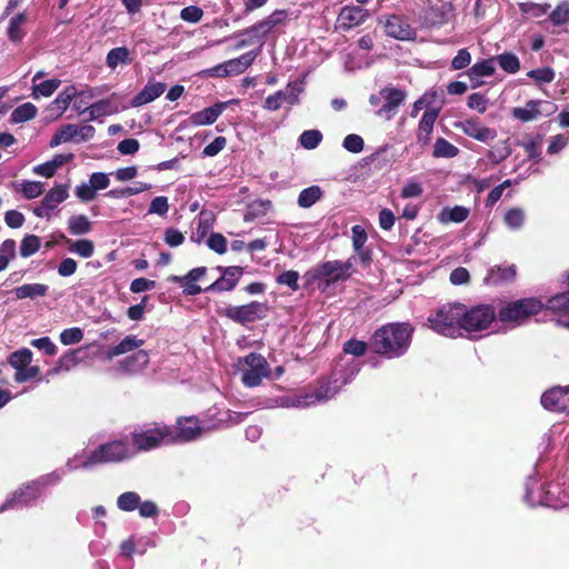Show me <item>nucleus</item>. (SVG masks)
<instances>
[{
  "label": "nucleus",
  "instance_id": "41",
  "mask_svg": "<svg viewBox=\"0 0 569 569\" xmlns=\"http://www.w3.org/2000/svg\"><path fill=\"white\" fill-rule=\"evenodd\" d=\"M322 196V190L318 186H311L303 189L298 197V204L301 208H310L313 206Z\"/></svg>",
  "mask_w": 569,
  "mask_h": 569
},
{
  "label": "nucleus",
  "instance_id": "40",
  "mask_svg": "<svg viewBox=\"0 0 569 569\" xmlns=\"http://www.w3.org/2000/svg\"><path fill=\"white\" fill-rule=\"evenodd\" d=\"M305 91V80L298 79L289 82L286 90L282 91L284 101L295 106L299 103V96Z\"/></svg>",
  "mask_w": 569,
  "mask_h": 569
},
{
  "label": "nucleus",
  "instance_id": "59",
  "mask_svg": "<svg viewBox=\"0 0 569 569\" xmlns=\"http://www.w3.org/2000/svg\"><path fill=\"white\" fill-rule=\"evenodd\" d=\"M83 339V331L78 328H68L60 333V342L70 346L80 342Z\"/></svg>",
  "mask_w": 569,
  "mask_h": 569
},
{
  "label": "nucleus",
  "instance_id": "51",
  "mask_svg": "<svg viewBox=\"0 0 569 569\" xmlns=\"http://www.w3.org/2000/svg\"><path fill=\"white\" fill-rule=\"evenodd\" d=\"M68 471L69 470L67 467H66V469H57L50 473L41 476L40 478H38L34 481L40 487V489L43 490V488H46L48 486L59 483Z\"/></svg>",
  "mask_w": 569,
  "mask_h": 569
},
{
  "label": "nucleus",
  "instance_id": "44",
  "mask_svg": "<svg viewBox=\"0 0 569 569\" xmlns=\"http://www.w3.org/2000/svg\"><path fill=\"white\" fill-rule=\"evenodd\" d=\"M19 191L28 200L36 199L44 191V183L41 181L23 180L20 183Z\"/></svg>",
  "mask_w": 569,
  "mask_h": 569
},
{
  "label": "nucleus",
  "instance_id": "11",
  "mask_svg": "<svg viewBox=\"0 0 569 569\" xmlns=\"http://www.w3.org/2000/svg\"><path fill=\"white\" fill-rule=\"evenodd\" d=\"M257 51H249L238 58L219 63L204 72L209 77L226 78L243 73L256 60Z\"/></svg>",
  "mask_w": 569,
  "mask_h": 569
},
{
  "label": "nucleus",
  "instance_id": "29",
  "mask_svg": "<svg viewBox=\"0 0 569 569\" xmlns=\"http://www.w3.org/2000/svg\"><path fill=\"white\" fill-rule=\"evenodd\" d=\"M469 208L463 206L445 207L438 213L437 219L442 224H448L451 222L461 223L469 217Z\"/></svg>",
  "mask_w": 569,
  "mask_h": 569
},
{
  "label": "nucleus",
  "instance_id": "21",
  "mask_svg": "<svg viewBox=\"0 0 569 569\" xmlns=\"http://www.w3.org/2000/svg\"><path fill=\"white\" fill-rule=\"evenodd\" d=\"M566 283L569 288V272L566 274ZM547 308L556 315L560 326L569 329V289L551 297L547 302Z\"/></svg>",
  "mask_w": 569,
  "mask_h": 569
},
{
  "label": "nucleus",
  "instance_id": "53",
  "mask_svg": "<svg viewBox=\"0 0 569 569\" xmlns=\"http://www.w3.org/2000/svg\"><path fill=\"white\" fill-rule=\"evenodd\" d=\"M24 22L26 16L23 13H19L11 19L8 28V37L10 38V40L19 41L22 39L23 32L21 27Z\"/></svg>",
  "mask_w": 569,
  "mask_h": 569
},
{
  "label": "nucleus",
  "instance_id": "55",
  "mask_svg": "<svg viewBox=\"0 0 569 569\" xmlns=\"http://www.w3.org/2000/svg\"><path fill=\"white\" fill-rule=\"evenodd\" d=\"M61 84V81L58 79H50L40 82L39 84H33V94L50 97Z\"/></svg>",
  "mask_w": 569,
  "mask_h": 569
},
{
  "label": "nucleus",
  "instance_id": "57",
  "mask_svg": "<svg viewBox=\"0 0 569 569\" xmlns=\"http://www.w3.org/2000/svg\"><path fill=\"white\" fill-rule=\"evenodd\" d=\"M206 272H207L206 267H198V268H193L184 276H170L168 278V281H170V282H188V281L197 282L206 274Z\"/></svg>",
  "mask_w": 569,
  "mask_h": 569
},
{
  "label": "nucleus",
  "instance_id": "33",
  "mask_svg": "<svg viewBox=\"0 0 569 569\" xmlns=\"http://www.w3.org/2000/svg\"><path fill=\"white\" fill-rule=\"evenodd\" d=\"M49 287L43 283H26L13 289L17 299H36L44 297L48 293Z\"/></svg>",
  "mask_w": 569,
  "mask_h": 569
},
{
  "label": "nucleus",
  "instance_id": "1",
  "mask_svg": "<svg viewBox=\"0 0 569 569\" xmlns=\"http://www.w3.org/2000/svg\"><path fill=\"white\" fill-rule=\"evenodd\" d=\"M358 371L359 368L357 366L352 368L348 376L341 371L336 370L330 375L328 379L321 380L319 387L315 391L270 398L262 403V407L307 408L328 401L332 399L340 391L341 387L347 385Z\"/></svg>",
  "mask_w": 569,
  "mask_h": 569
},
{
  "label": "nucleus",
  "instance_id": "25",
  "mask_svg": "<svg viewBox=\"0 0 569 569\" xmlns=\"http://www.w3.org/2000/svg\"><path fill=\"white\" fill-rule=\"evenodd\" d=\"M166 90V84L157 81H149L143 89L134 96L132 107H140L154 101Z\"/></svg>",
  "mask_w": 569,
  "mask_h": 569
},
{
  "label": "nucleus",
  "instance_id": "42",
  "mask_svg": "<svg viewBox=\"0 0 569 569\" xmlns=\"http://www.w3.org/2000/svg\"><path fill=\"white\" fill-rule=\"evenodd\" d=\"M493 59H495V62H497L499 64V67L508 73H516L520 69V60L513 53L505 52V53L497 56Z\"/></svg>",
  "mask_w": 569,
  "mask_h": 569
},
{
  "label": "nucleus",
  "instance_id": "23",
  "mask_svg": "<svg viewBox=\"0 0 569 569\" xmlns=\"http://www.w3.org/2000/svg\"><path fill=\"white\" fill-rule=\"evenodd\" d=\"M456 128L460 129L466 136L480 142L493 140L497 136L496 131L482 126L477 119H467L456 123Z\"/></svg>",
  "mask_w": 569,
  "mask_h": 569
},
{
  "label": "nucleus",
  "instance_id": "9",
  "mask_svg": "<svg viewBox=\"0 0 569 569\" xmlns=\"http://www.w3.org/2000/svg\"><path fill=\"white\" fill-rule=\"evenodd\" d=\"M246 365L247 368L242 369L241 381L247 387H257L261 383L262 378L269 376V365L263 356L251 352L248 356L239 359V365Z\"/></svg>",
  "mask_w": 569,
  "mask_h": 569
},
{
  "label": "nucleus",
  "instance_id": "12",
  "mask_svg": "<svg viewBox=\"0 0 569 569\" xmlns=\"http://www.w3.org/2000/svg\"><path fill=\"white\" fill-rule=\"evenodd\" d=\"M557 110L553 102L546 100H529L526 106L511 110V116L522 122L533 121L540 117H549Z\"/></svg>",
  "mask_w": 569,
  "mask_h": 569
},
{
  "label": "nucleus",
  "instance_id": "7",
  "mask_svg": "<svg viewBox=\"0 0 569 569\" xmlns=\"http://www.w3.org/2000/svg\"><path fill=\"white\" fill-rule=\"evenodd\" d=\"M496 317V310L489 305H478L471 308L463 305L462 335L488 329Z\"/></svg>",
  "mask_w": 569,
  "mask_h": 569
},
{
  "label": "nucleus",
  "instance_id": "18",
  "mask_svg": "<svg viewBox=\"0 0 569 569\" xmlns=\"http://www.w3.org/2000/svg\"><path fill=\"white\" fill-rule=\"evenodd\" d=\"M369 18V11L358 6H345L341 8L336 23V29L349 31L362 24Z\"/></svg>",
  "mask_w": 569,
  "mask_h": 569
},
{
  "label": "nucleus",
  "instance_id": "54",
  "mask_svg": "<svg viewBox=\"0 0 569 569\" xmlns=\"http://www.w3.org/2000/svg\"><path fill=\"white\" fill-rule=\"evenodd\" d=\"M516 276V267L515 266H508L505 268L498 267L497 269H492L490 271V274L488 277V281H510Z\"/></svg>",
  "mask_w": 569,
  "mask_h": 569
},
{
  "label": "nucleus",
  "instance_id": "27",
  "mask_svg": "<svg viewBox=\"0 0 569 569\" xmlns=\"http://www.w3.org/2000/svg\"><path fill=\"white\" fill-rule=\"evenodd\" d=\"M74 108L80 111L82 114H87L88 120H96L100 117L109 116L117 112V107L113 103L106 99L100 100L91 106L81 110V107L74 103Z\"/></svg>",
  "mask_w": 569,
  "mask_h": 569
},
{
  "label": "nucleus",
  "instance_id": "45",
  "mask_svg": "<svg viewBox=\"0 0 569 569\" xmlns=\"http://www.w3.org/2000/svg\"><path fill=\"white\" fill-rule=\"evenodd\" d=\"M526 213L520 208L509 209L503 217V221L511 230H518L525 224Z\"/></svg>",
  "mask_w": 569,
  "mask_h": 569
},
{
  "label": "nucleus",
  "instance_id": "3",
  "mask_svg": "<svg viewBox=\"0 0 569 569\" xmlns=\"http://www.w3.org/2000/svg\"><path fill=\"white\" fill-rule=\"evenodd\" d=\"M411 335L412 328L408 323H390L375 332L371 345L375 352L393 359L408 350Z\"/></svg>",
  "mask_w": 569,
  "mask_h": 569
},
{
  "label": "nucleus",
  "instance_id": "52",
  "mask_svg": "<svg viewBox=\"0 0 569 569\" xmlns=\"http://www.w3.org/2000/svg\"><path fill=\"white\" fill-rule=\"evenodd\" d=\"M520 11L532 18H540L548 12L550 4L548 3H535V2H522L519 4Z\"/></svg>",
  "mask_w": 569,
  "mask_h": 569
},
{
  "label": "nucleus",
  "instance_id": "30",
  "mask_svg": "<svg viewBox=\"0 0 569 569\" xmlns=\"http://www.w3.org/2000/svg\"><path fill=\"white\" fill-rule=\"evenodd\" d=\"M439 109H428L423 114L419 122L418 127V140L422 143H428L430 140V134L432 132L435 122L438 118Z\"/></svg>",
  "mask_w": 569,
  "mask_h": 569
},
{
  "label": "nucleus",
  "instance_id": "2",
  "mask_svg": "<svg viewBox=\"0 0 569 569\" xmlns=\"http://www.w3.org/2000/svg\"><path fill=\"white\" fill-rule=\"evenodd\" d=\"M136 455L134 449L127 438L112 439L96 449H83L69 458L67 461L68 470L92 469L101 463L121 462Z\"/></svg>",
  "mask_w": 569,
  "mask_h": 569
},
{
  "label": "nucleus",
  "instance_id": "43",
  "mask_svg": "<svg viewBox=\"0 0 569 569\" xmlns=\"http://www.w3.org/2000/svg\"><path fill=\"white\" fill-rule=\"evenodd\" d=\"M459 153V149L443 138H438L433 146V157L453 158Z\"/></svg>",
  "mask_w": 569,
  "mask_h": 569
},
{
  "label": "nucleus",
  "instance_id": "15",
  "mask_svg": "<svg viewBox=\"0 0 569 569\" xmlns=\"http://www.w3.org/2000/svg\"><path fill=\"white\" fill-rule=\"evenodd\" d=\"M68 198L69 186L56 184L44 194L40 206L33 208L32 212L38 218L50 219L58 206Z\"/></svg>",
  "mask_w": 569,
  "mask_h": 569
},
{
  "label": "nucleus",
  "instance_id": "19",
  "mask_svg": "<svg viewBox=\"0 0 569 569\" xmlns=\"http://www.w3.org/2000/svg\"><path fill=\"white\" fill-rule=\"evenodd\" d=\"M541 405L553 412H569V386L555 387L541 396Z\"/></svg>",
  "mask_w": 569,
  "mask_h": 569
},
{
  "label": "nucleus",
  "instance_id": "24",
  "mask_svg": "<svg viewBox=\"0 0 569 569\" xmlns=\"http://www.w3.org/2000/svg\"><path fill=\"white\" fill-rule=\"evenodd\" d=\"M243 269L238 266H231L223 269L222 276L213 283L204 289L206 292L210 291H230L239 282Z\"/></svg>",
  "mask_w": 569,
  "mask_h": 569
},
{
  "label": "nucleus",
  "instance_id": "17",
  "mask_svg": "<svg viewBox=\"0 0 569 569\" xmlns=\"http://www.w3.org/2000/svg\"><path fill=\"white\" fill-rule=\"evenodd\" d=\"M383 104L376 110V114L386 120H390L397 113L398 108L406 99V92L395 87L381 89Z\"/></svg>",
  "mask_w": 569,
  "mask_h": 569
},
{
  "label": "nucleus",
  "instance_id": "60",
  "mask_svg": "<svg viewBox=\"0 0 569 569\" xmlns=\"http://www.w3.org/2000/svg\"><path fill=\"white\" fill-rule=\"evenodd\" d=\"M423 192V188L420 182L415 179H409L405 182L401 189V197L403 199L419 198Z\"/></svg>",
  "mask_w": 569,
  "mask_h": 569
},
{
  "label": "nucleus",
  "instance_id": "14",
  "mask_svg": "<svg viewBox=\"0 0 569 569\" xmlns=\"http://www.w3.org/2000/svg\"><path fill=\"white\" fill-rule=\"evenodd\" d=\"M287 20L288 12L286 10H276L266 19L243 30L239 36L257 38L262 44L267 36L279 26L286 24Z\"/></svg>",
  "mask_w": 569,
  "mask_h": 569
},
{
  "label": "nucleus",
  "instance_id": "62",
  "mask_svg": "<svg viewBox=\"0 0 569 569\" xmlns=\"http://www.w3.org/2000/svg\"><path fill=\"white\" fill-rule=\"evenodd\" d=\"M169 211V201L167 197L159 196L152 199L148 213L149 214H158V216H166Z\"/></svg>",
  "mask_w": 569,
  "mask_h": 569
},
{
  "label": "nucleus",
  "instance_id": "16",
  "mask_svg": "<svg viewBox=\"0 0 569 569\" xmlns=\"http://www.w3.org/2000/svg\"><path fill=\"white\" fill-rule=\"evenodd\" d=\"M206 430L196 417L179 418L177 427L171 428L170 443L189 442L199 438Z\"/></svg>",
  "mask_w": 569,
  "mask_h": 569
},
{
  "label": "nucleus",
  "instance_id": "48",
  "mask_svg": "<svg viewBox=\"0 0 569 569\" xmlns=\"http://www.w3.org/2000/svg\"><path fill=\"white\" fill-rule=\"evenodd\" d=\"M322 140V133L319 130H306L299 137L300 144L308 150H312L319 146Z\"/></svg>",
  "mask_w": 569,
  "mask_h": 569
},
{
  "label": "nucleus",
  "instance_id": "28",
  "mask_svg": "<svg viewBox=\"0 0 569 569\" xmlns=\"http://www.w3.org/2000/svg\"><path fill=\"white\" fill-rule=\"evenodd\" d=\"M150 356L148 351L143 349H139L138 351L131 353L127 358H124L120 366L121 368L130 373L139 372L143 370L149 363Z\"/></svg>",
  "mask_w": 569,
  "mask_h": 569
},
{
  "label": "nucleus",
  "instance_id": "13",
  "mask_svg": "<svg viewBox=\"0 0 569 569\" xmlns=\"http://www.w3.org/2000/svg\"><path fill=\"white\" fill-rule=\"evenodd\" d=\"M94 128L90 124L87 126H77V124H66L57 130V132L51 138L49 146L51 148H56L61 143H66L69 141L74 142H84L93 138Z\"/></svg>",
  "mask_w": 569,
  "mask_h": 569
},
{
  "label": "nucleus",
  "instance_id": "26",
  "mask_svg": "<svg viewBox=\"0 0 569 569\" xmlns=\"http://www.w3.org/2000/svg\"><path fill=\"white\" fill-rule=\"evenodd\" d=\"M143 345V339L138 338L136 335H128L118 345L108 350L107 357L111 359L121 355L133 353L141 349Z\"/></svg>",
  "mask_w": 569,
  "mask_h": 569
},
{
  "label": "nucleus",
  "instance_id": "8",
  "mask_svg": "<svg viewBox=\"0 0 569 569\" xmlns=\"http://www.w3.org/2000/svg\"><path fill=\"white\" fill-rule=\"evenodd\" d=\"M352 266V259H348L347 261H327L311 269L308 276L313 281H325L326 284H330L347 279Z\"/></svg>",
  "mask_w": 569,
  "mask_h": 569
},
{
  "label": "nucleus",
  "instance_id": "61",
  "mask_svg": "<svg viewBox=\"0 0 569 569\" xmlns=\"http://www.w3.org/2000/svg\"><path fill=\"white\" fill-rule=\"evenodd\" d=\"M342 146L352 153H359L363 150L365 142L359 134L350 133L343 139Z\"/></svg>",
  "mask_w": 569,
  "mask_h": 569
},
{
  "label": "nucleus",
  "instance_id": "39",
  "mask_svg": "<svg viewBox=\"0 0 569 569\" xmlns=\"http://www.w3.org/2000/svg\"><path fill=\"white\" fill-rule=\"evenodd\" d=\"M32 357L33 353L31 350L22 348L20 350L12 352L8 358V362L16 370L23 369V367H28L29 365H31Z\"/></svg>",
  "mask_w": 569,
  "mask_h": 569
},
{
  "label": "nucleus",
  "instance_id": "31",
  "mask_svg": "<svg viewBox=\"0 0 569 569\" xmlns=\"http://www.w3.org/2000/svg\"><path fill=\"white\" fill-rule=\"evenodd\" d=\"M133 58L127 47H117L111 49L106 57V64L109 69L116 70L119 66H128Z\"/></svg>",
  "mask_w": 569,
  "mask_h": 569
},
{
  "label": "nucleus",
  "instance_id": "5",
  "mask_svg": "<svg viewBox=\"0 0 569 569\" xmlns=\"http://www.w3.org/2000/svg\"><path fill=\"white\" fill-rule=\"evenodd\" d=\"M171 428L158 423H146L137 426L131 431V447L134 451H149L163 445L170 443Z\"/></svg>",
  "mask_w": 569,
  "mask_h": 569
},
{
  "label": "nucleus",
  "instance_id": "35",
  "mask_svg": "<svg viewBox=\"0 0 569 569\" xmlns=\"http://www.w3.org/2000/svg\"><path fill=\"white\" fill-rule=\"evenodd\" d=\"M495 70H496L495 59L490 58V59H486V60L475 63L467 71V74L471 80H473V79H478L481 77H490L493 74Z\"/></svg>",
  "mask_w": 569,
  "mask_h": 569
},
{
  "label": "nucleus",
  "instance_id": "64",
  "mask_svg": "<svg viewBox=\"0 0 569 569\" xmlns=\"http://www.w3.org/2000/svg\"><path fill=\"white\" fill-rule=\"evenodd\" d=\"M74 194L82 202H89L96 198L97 192L93 190L91 184L87 181V182H82V183L78 184L74 188Z\"/></svg>",
  "mask_w": 569,
  "mask_h": 569
},
{
  "label": "nucleus",
  "instance_id": "10",
  "mask_svg": "<svg viewBox=\"0 0 569 569\" xmlns=\"http://www.w3.org/2000/svg\"><path fill=\"white\" fill-rule=\"evenodd\" d=\"M269 311L266 303L252 301L242 306H228L224 316L240 325H248L263 319Z\"/></svg>",
  "mask_w": 569,
  "mask_h": 569
},
{
  "label": "nucleus",
  "instance_id": "56",
  "mask_svg": "<svg viewBox=\"0 0 569 569\" xmlns=\"http://www.w3.org/2000/svg\"><path fill=\"white\" fill-rule=\"evenodd\" d=\"M550 20L555 26H562L569 21V2L563 1L550 13Z\"/></svg>",
  "mask_w": 569,
  "mask_h": 569
},
{
  "label": "nucleus",
  "instance_id": "63",
  "mask_svg": "<svg viewBox=\"0 0 569 569\" xmlns=\"http://www.w3.org/2000/svg\"><path fill=\"white\" fill-rule=\"evenodd\" d=\"M299 273L293 270H288L282 272L277 277V282L282 286L289 287L292 291H297L299 289Z\"/></svg>",
  "mask_w": 569,
  "mask_h": 569
},
{
  "label": "nucleus",
  "instance_id": "58",
  "mask_svg": "<svg viewBox=\"0 0 569 569\" xmlns=\"http://www.w3.org/2000/svg\"><path fill=\"white\" fill-rule=\"evenodd\" d=\"M527 76L533 79L537 83H550L553 81L556 73L551 68H539L530 70Z\"/></svg>",
  "mask_w": 569,
  "mask_h": 569
},
{
  "label": "nucleus",
  "instance_id": "38",
  "mask_svg": "<svg viewBox=\"0 0 569 569\" xmlns=\"http://www.w3.org/2000/svg\"><path fill=\"white\" fill-rule=\"evenodd\" d=\"M37 114V108L30 102L18 106L11 113V121L14 123H22L31 120Z\"/></svg>",
  "mask_w": 569,
  "mask_h": 569
},
{
  "label": "nucleus",
  "instance_id": "50",
  "mask_svg": "<svg viewBox=\"0 0 569 569\" xmlns=\"http://www.w3.org/2000/svg\"><path fill=\"white\" fill-rule=\"evenodd\" d=\"M40 243H41V241L38 236H34V234L26 236L21 241L20 254L23 258H28V257L34 254L39 250Z\"/></svg>",
  "mask_w": 569,
  "mask_h": 569
},
{
  "label": "nucleus",
  "instance_id": "34",
  "mask_svg": "<svg viewBox=\"0 0 569 569\" xmlns=\"http://www.w3.org/2000/svg\"><path fill=\"white\" fill-rule=\"evenodd\" d=\"M77 96V89L73 86L66 87L59 92L57 98L52 101L51 108L61 116L69 107L72 99Z\"/></svg>",
  "mask_w": 569,
  "mask_h": 569
},
{
  "label": "nucleus",
  "instance_id": "20",
  "mask_svg": "<svg viewBox=\"0 0 569 569\" xmlns=\"http://www.w3.org/2000/svg\"><path fill=\"white\" fill-rule=\"evenodd\" d=\"M42 490L32 481L20 488L1 506L0 510H6L16 506H29L33 503L41 495Z\"/></svg>",
  "mask_w": 569,
  "mask_h": 569
},
{
  "label": "nucleus",
  "instance_id": "36",
  "mask_svg": "<svg viewBox=\"0 0 569 569\" xmlns=\"http://www.w3.org/2000/svg\"><path fill=\"white\" fill-rule=\"evenodd\" d=\"M91 226V221L84 214H76L68 220V229L73 236L87 234L90 232Z\"/></svg>",
  "mask_w": 569,
  "mask_h": 569
},
{
  "label": "nucleus",
  "instance_id": "4",
  "mask_svg": "<svg viewBox=\"0 0 569 569\" xmlns=\"http://www.w3.org/2000/svg\"><path fill=\"white\" fill-rule=\"evenodd\" d=\"M463 303H446L431 312L427 319L428 327L438 335L462 337Z\"/></svg>",
  "mask_w": 569,
  "mask_h": 569
},
{
  "label": "nucleus",
  "instance_id": "37",
  "mask_svg": "<svg viewBox=\"0 0 569 569\" xmlns=\"http://www.w3.org/2000/svg\"><path fill=\"white\" fill-rule=\"evenodd\" d=\"M69 242V251L71 253L78 254L81 258H90L94 253V244L89 239H80V240H68Z\"/></svg>",
  "mask_w": 569,
  "mask_h": 569
},
{
  "label": "nucleus",
  "instance_id": "32",
  "mask_svg": "<svg viewBox=\"0 0 569 569\" xmlns=\"http://www.w3.org/2000/svg\"><path fill=\"white\" fill-rule=\"evenodd\" d=\"M386 33L395 39L407 40L412 36L410 27L401 21L398 17H391L385 26Z\"/></svg>",
  "mask_w": 569,
  "mask_h": 569
},
{
  "label": "nucleus",
  "instance_id": "47",
  "mask_svg": "<svg viewBox=\"0 0 569 569\" xmlns=\"http://www.w3.org/2000/svg\"><path fill=\"white\" fill-rule=\"evenodd\" d=\"M537 485V480L535 479H528V482L526 485V500L529 505H548L549 501L547 497L542 493V491H539L538 493L535 491V486Z\"/></svg>",
  "mask_w": 569,
  "mask_h": 569
},
{
  "label": "nucleus",
  "instance_id": "46",
  "mask_svg": "<svg viewBox=\"0 0 569 569\" xmlns=\"http://www.w3.org/2000/svg\"><path fill=\"white\" fill-rule=\"evenodd\" d=\"M139 502L140 497L137 492L127 491L118 497L117 506L120 510L133 511L134 509L138 508Z\"/></svg>",
  "mask_w": 569,
  "mask_h": 569
},
{
  "label": "nucleus",
  "instance_id": "6",
  "mask_svg": "<svg viewBox=\"0 0 569 569\" xmlns=\"http://www.w3.org/2000/svg\"><path fill=\"white\" fill-rule=\"evenodd\" d=\"M545 305L540 299L527 298L506 303L497 313L498 319L503 323L519 326L528 318L539 313Z\"/></svg>",
  "mask_w": 569,
  "mask_h": 569
},
{
  "label": "nucleus",
  "instance_id": "49",
  "mask_svg": "<svg viewBox=\"0 0 569 569\" xmlns=\"http://www.w3.org/2000/svg\"><path fill=\"white\" fill-rule=\"evenodd\" d=\"M77 353L78 350H72L64 353L62 357L59 358L57 366L52 370H50V373L56 375L62 370L69 371L78 362Z\"/></svg>",
  "mask_w": 569,
  "mask_h": 569
},
{
  "label": "nucleus",
  "instance_id": "22",
  "mask_svg": "<svg viewBox=\"0 0 569 569\" xmlns=\"http://www.w3.org/2000/svg\"><path fill=\"white\" fill-rule=\"evenodd\" d=\"M238 100H229L223 102H217L213 106L206 108L201 111L192 113L188 118V122L192 126H208L212 124L217 121L220 114L228 108L231 103H237Z\"/></svg>",
  "mask_w": 569,
  "mask_h": 569
}]
</instances>
